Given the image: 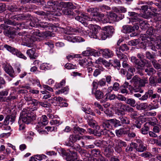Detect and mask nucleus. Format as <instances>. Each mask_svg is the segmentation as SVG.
<instances>
[{
	"label": "nucleus",
	"mask_w": 161,
	"mask_h": 161,
	"mask_svg": "<svg viewBox=\"0 0 161 161\" xmlns=\"http://www.w3.org/2000/svg\"><path fill=\"white\" fill-rule=\"evenodd\" d=\"M39 30H37L36 32V35L40 37H44L47 36H54V33L51 31H46L45 32L41 33L39 32Z\"/></svg>",
	"instance_id": "nucleus-31"
},
{
	"label": "nucleus",
	"mask_w": 161,
	"mask_h": 161,
	"mask_svg": "<svg viewBox=\"0 0 161 161\" xmlns=\"http://www.w3.org/2000/svg\"><path fill=\"white\" fill-rule=\"evenodd\" d=\"M117 109L115 110V114L118 115L120 116H123L125 114V113L124 110L120 109L118 107H117Z\"/></svg>",
	"instance_id": "nucleus-58"
},
{
	"label": "nucleus",
	"mask_w": 161,
	"mask_h": 161,
	"mask_svg": "<svg viewBox=\"0 0 161 161\" xmlns=\"http://www.w3.org/2000/svg\"><path fill=\"white\" fill-rule=\"evenodd\" d=\"M41 120V121L40 122L42 123V125H46L48 123L47 117L45 115H43L42 116Z\"/></svg>",
	"instance_id": "nucleus-60"
},
{
	"label": "nucleus",
	"mask_w": 161,
	"mask_h": 161,
	"mask_svg": "<svg viewBox=\"0 0 161 161\" xmlns=\"http://www.w3.org/2000/svg\"><path fill=\"white\" fill-rule=\"evenodd\" d=\"M129 50V48L126 44H124L122 45L119 48H117L116 49V54H117V51L121 53L120 50L123 52Z\"/></svg>",
	"instance_id": "nucleus-48"
},
{
	"label": "nucleus",
	"mask_w": 161,
	"mask_h": 161,
	"mask_svg": "<svg viewBox=\"0 0 161 161\" xmlns=\"http://www.w3.org/2000/svg\"><path fill=\"white\" fill-rule=\"evenodd\" d=\"M117 55L120 60H121L123 61L122 65L123 68H126V69H127L128 70H133V69L134 70H135V69L134 68L133 69L131 67L126 63V62L128 60V58L126 55L118 51H117Z\"/></svg>",
	"instance_id": "nucleus-10"
},
{
	"label": "nucleus",
	"mask_w": 161,
	"mask_h": 161,
	"mask_svg": "<svg viewBox=\"0 0 161 161\" xmlns=\"http://www.w3.org/2000/svg\"><path fill=\"white\" fill-rule=\"evenodd\" d=\"M99 52L102 56L106 58H111L114 55V53L108 48L99 49Z\"/></svg>",
	"instance_id": "nucleus-16"
},
{
	"label": "nucleus",
	"mask_w": 161,
	"mask_h": 161,
	"mask_svg": "<svg viewBox=\"0 0 161 161\" xmlns=\"http://www.w3.org/2000/svg\"><path fill=\"white\" fill-rule=\"evenodd\" d=\"M98 9L96 8H89L87 9V11L92 16L96 17L94 18H95V21L96 22L97 21L96 19H100V18H101L100 16L99 15L100 14H98ZM94 21H95V20Z\"/></svg>",
	"instance_id": "nucleus-17"
},
{
	"label": "nucleus",
	"mask_w": 161,
	"mask_h": 161,
	"mask_svg": "<svg viewBox=\"0 0 161 161\" xmlns=\"http://www.w3.org/2000/svg\"><path fill=\"white\" fill-rule=\"evenodd\" d=\"M64 145L68 146L70 147L71 148L69 149L72 150H75L76 151L79 152L81 149L80 146L78 144H74V143H70V142H65Z\"/></svg>",
	"instance_id": "nucleus-24"
},
{
	"label": "nucleus",
	"mask_w": 161,
	"mask_h": 161,
	"mask_svg": "<svg viewBox=\"0 0 161 161\" xmlns=\"http://www.w3.org/2000/svg\"><path fill=\"white\" fill-rule=\"evenodd\" d=\"M21 2L23 4L26 3L38 4L39 3H41V0H21Z\"/></svg>",
	"instance_id": "nucleus-50"
},
{
	"label": "nucleus",
	"mask_w": 161,
	"mask_h": 161,
	"mask_svg": "<svg viewBox=\"0 0 161 161\" xmlns=\"http://www.w3.org/2000/svg\"><path fill=\"white\" fill-rule=\"evenodd\" d=\"M19 39L20 38L22 41V45L28 47H31L33 46L34 44V40L33 37L29 35L27 32L21 33H19L18 36Z\"/></svg>",
	"instance_id": "nucleus-6"
},
{
	"label": "nucleus",
	"mask_w": 161,
	"mask_h": 161,
	"mask_svg": "<svg viewBox=\"0 0 161 161\" xmlns=\"http://www.w3.org/2000/svg\"><path fill=\"white\" fill-rule=\"evenodd\" d=\"M134 96L137 97H141L139 99L142 101H145L147 100L149 98L152 100L153 99L156 98L157 97V94L156 93H154L153 91V90L149 89L146 92L145 94L142 96L139 93L135 94Z\"/></svg>",
	"instance_id": "nucleus-9"
},
{
	"label": "nucleus",
	"mask_w": 161,
	"mask_h": 161,
	"mask_svg": "<svg viewBox=\"0 0 161 161\" xmlns=\"http://www.w3.org/2000/svg\"><path fill=\"white\" fill-rule=\"evenodd\" d=\"M91 154L95 157H98L100 155V151L98 149H94L91 151Z\"/></svg>",
	"instance_id": "nucleus-56"
},
{
	"label": "nucleus",
	"mask_w": 161,
	"mask_h": 161,
	"mask_svg": "<svg viewBox=\"0 0 161 161\" xmlns=\"http://www.w3.org/2000/svg\"><path fill=\"white\" fill-rule=\"evenodd\" d=\"M5 24H2L1 25V27L3 29L6 30L8 28V26L6 25H15V24L14 22L12 21L11 20H8L4 22Z\"/></svg>",
	"instance_id": "nucleus-43"
},
{
	"label": "nucleus",
	"mask_w": 161,
	"mask_h": 161,
	"mask_svg": "<svg viewBox=\"0 0 161 161\" xmlns=\"http://www.w3.org/2000/svg\"><path fill=\"white\" fill-rule=\"evenodd\" d=\"M114 152L113 149L111 147H106L104 151V154L107 157H109Z\"/></svg>",
	"instance_id": "nucleus-39"
},
{
	"label": "nucleus",
	"mask_w": 161,
	"mask_h": 161,
	"mask_svg": "<svg viewBox=\"0 0 161 161\" xmlns=\"http://www.w3.org/2000/svg\"><path fill=\"white\" fill-rule=\"evenodd\" d=\"M119 120L121 126L125 127L126 126V127H128V125L130 124V121L129 119L125 116H120L119 117Z\"/></svg>",
	"instance_id": "nucleus-21"
},
{
	"label": "nucleus",
	"mask_w": 161,
	"mask_h": 161,
	"mask_svg": "<svg viewBox=\"0 0 161 161\" xmlns=\"http://www.w3.org/2000/svg\"><path fill=\"white\" fill-rule=\"evenodd\" d=\"M127 133V131L125 130L124 128H121L115 130L116 134L118 137L121 136L123 135L126 134Z\"/></svg>",
	"instance_id": "nucleus-41"
},
{
	"label": "nucleus",
	"mask_w": 161,
	"mask_h": 161,
	"mask_svg": "<svg viewBox=\"0 0 161 161\" xmlns=\"http://www.w3.org/2000/svg\"><path fill=\"white\" fill-rule=\"evenodd\" d=\"M105 60L103 58L101 57H99L98 58L96 61V63L97 64L96 66H97V68L95 69H92L91 67L89 68V70H92L93 69L94 70H103V68L101 66L97 65V64H101L102 63L103 64V62Z\"/></svg>",
	"instance_id": "nucleus-28"
},
{
	"label": "nucleus",
	"mask_w": 161,
	"mask_h": 161,
	"mask_svg": "<svg viewBox=\"0 0 161 161\" xmlns=\"http://www.w3.org/2000/svg\"><path fill=\"white\" fill-rule=\"evenodd\" d=\"M47 8H50V11L56 10L57 9V2L53 0H50L47 3Z\"/></svg>",
	"instance_id": "nucleus-27"
},
{
	"label": "nucleus",
	"mask_w": 161,
	"mask_h": 161,
	"mask_svg": "<svg viewBox=\"0 0 161 161\" xmlns=\"http://www.w3.org/2000/svg\"><path fill=\"white\" fill-rule=\"evenodd\" d=\"M112 120L114 128H116L122 126L119 119L118 120L116 119H112Z\"/></svg>",
	"instance_id": "nucleus-53"
},
{
	"label": "nucleus",
	"mask_w": 161,
	"mask_h": 161,
	"mask_svg": "<svg viewBox=\"0 0 161 161\" xmlns=\"http://www.w3.org/2000/svg\"><path fill=\"white\" fill-rule=\"evenodd\" d=\"M109 62L111 64V66H113L114 67L116 68L117 69H119L121 65L120 62L118 59L110 60Z\"/></svg>",
	"instance_id": "nucleus-35"
},
{
	"label": "nucleus",
	"mask_w": 161,
	"mask_h": 161,
	"mask_svg": "<svg viewBox=\"0 0 161 161\" xmlns=\"http://www.w3.org/2000/svg\"><path fill=\"white\" fill-rule=\"evenodd\" d=\"M60 4L64 8L62 10V13L64 14L69 17H73L75 16V13L72 10L75 9L76 7L72 3L61 2Z\"/></svg>",
	"instance_id": "nucleus-7"
},
{
	"label": "nucleus",
	"mask_w": 161,
	"mask_h": 161,
	"mask_svg": "<svg viewBox=\"0 0 161 161\" xmlns=\"http://www.w3.org/2000/svg\"><path fill=\"white\" fill-rule=\"evenodd\" d=\"M125 103L132 107L136 106V101L132 98H127Z\"/></svg>",
	"instance_id": "nucleus-44"
},
{
	"label": "nucleus",
	"mask_w": 161,
	"mask_h": 161,
	"mask_svg": "<svg viewBox=\"0 0 161 161\" xmlns=\"http://www.w3.org/2000/svg\"><path fill=\"white\" fill-rule=\"evenodd\" d=\"M4 33L6 36H8V37L11 38H13L14 36V33L13 31H5Z\"/></svg>",
	"instance_id": "nucleus-63"
},
{
	"label": "nucleus",
	"mask_w": 161,
	"mask_h": 161,
	"mask_svg": "<svg viewBox=\"0 0 161 161\" xmlns=\"http://www.w3.org/2000/svg\"><path fill=\"white\" fill-rule=\"evenodd\" d=\"M65 68L68 69H77V66L76 65H73L71 63H67L65 65Z\"/></svg>",
	"instance_id": "nucleus-54"
},
{
	"label": "nucleus",
	"mask_w": 161,
	"mask_h": 161,
	"mask_svg": "<svg viewBox=\"0 0 161 161\" xmlns=\"http://www.w3.org/2000/svg\"><path fill=\"white\" fill-rule=\"evenodd\" d=\"M27 17L24 14H22L13 16L11 17V19L14 20H21L27 19Z\"/></svg>",
	"instance_id": "nucleus-38"
},
{
	"label": "nucleus",
	"mask_w": 161,
	"mask_h": 161,
	"mask_svg": "<svg viewBox=\"0 0 161 161\" xmlns=\"http://www.w3.org/2000/svg\"><path fill=\"white\" fill-rule=\"evenodd\" d=\"M152 105H153L152 109H156L159 107L158 101L157 100H154L151 103Z\"/></svg>",
	"instance_id": "nucleus-64"
},
{
	"label": "nucleus",
	"mask_w": 161,
	"mask_h": 161,
	"mask_svg": "<svg viewBox=\"0 0 161 161\" xmlns=\"http://www.w3.org/2000/svg\"><path fill=\"white\" fill-rule=\"evenodd\" d=\"M154 40V39L151 36L149 37L145 34H141L139 39H134L128 42V44L130 46H135L140 43L143 46L142 47L141 45L140 47L144 48L147 45L149 46L150 44H152L155 45L157 48V42H155V43L153 44L152 42Z\"/></svg>",
	"instance_id": "nucleus-1"
},
{
	"label": "nucleus",
	"mask_w": 161,
	"mask_h": 161,
	"mask_svg": "<svg viewBox=\"0 0 161 161\" xmlns=\"http://www.w3.org/2000/svg\"><path fill=\"white\" fill-rule=\"evenodd\" d=\"M149 128L148 126V124L147 123L144 125V127L141 130V133L144 135L147 134L149 130Z\"/></svg>",
	"instance_id": "nucleus-46"
},
{
	"label": "nucleus",
	"mask_w": 161,
	"mask_h": 161,
	"mask_svg": "<svg viewBox=\"0 0 161 161\" xmlns=\"http://www.w3.org/2000/svg\"><path fill=\"white\" fill-rule=\"evenodd\" d=\"M75 19L80 22L82 24H84L85 23V20L88 21H93V20H96L95 18H91L88 16L83 14L82 16L80 17L79 16H76L75 17Z\"/></svg>",
	"instance_id": "nucleus-18"
},
{
	"label": "nucleus",
	"mask_w": 161,
	"mask_h": 161,
	"mask_svg": "<svg viewBox=\"0 0 161 161\" xmlns=\"http://www.w3.org/2000/svg\"><path fill=\"white\" fill-rule=\"evenodd\" d=\"M124 75H126L128 79H130L133 75V71H121Z\"/></svg>",
	"instance_id": "nucleus-49"
},
{
	"label": "nucleus",
	"mask_w": 161,
	"mask_h": 161,
	"mask_svg": "<svg viewBox=\"0 0 161 161\" xmlns=\"http://www.w3.org/2000/svg\"><path fill=\"white\" fill-rule=\"evenodd\" d=\"M4 48L12 54L16 55L18 51L17 49L7 44L4 45Z\"/></svg>",
	"instance_id": "nucleus-37"
},
{
	"label": "nucleus",
	"mask_w": 161,
	"mask_h": 161,
	"mask_svg": "<svg viewBox=\"0 0 161 161\" xmlns=\"http://www.w3.org/2000/svg\"><path fill=\"white\" fill-rule=\"evenodd\" d=\"M91 51L92 48L90 47H87L86 50L82 52V54L85 57L91 56H91Z\"/></svg>",
	"instance_id": "nucleus-55"
},
{
	"label": "nucleus",
	"mask_w": 161,
	"mask_h": 161,
	"mask_svg": "<svg viewBox=\"0 0 161 161\" xmlns=\"http://www.w3.org/2000/svg\"><path fill=\"white\" fill-rule=\"evenodd\" d=\"M30 19L31 20L30 21L29 23L27 22V24H26V26L29 27L28 26L29 24V25L31 27H38L39 28V20L37 18H32L31 19V18Z\"/></svg>",
	"instance_id": "nucleus-29"
},
{
	"label": "nucleus",
	"mask_w": 161,
	"mask_h": 161,
	"mask_svg": "<svg viewBox=\"0 0 161 161\" xmlns=\"http://www.w3.org/2000/svg\"><path fill=\"white\" fill-rule=\"evenodd\" d=\"M103 31L108 37L111 36L114 32V29L113 26H107L104 27Z\"/></svg>",
	"instance_id": "nucleus-32"
},
{
	"label": "nucleus",
	"mask_w": 161,
	"mask_h": 161,
	"mask_svg": "<svg viewBox=\"0 0 161 161\" xmlns=\"http://www.w3.org/2000/svg\"><path fill=\"white\" fill-rule=\"evenodd\" d=\"M9 90L6 89L0 92V102H7V99L8 97H6L8 93Z\"/></svg>",
	"instance_id": "nucleus-19"
},
{
	"label": "nucleus",
	"mask_w": 161,
	"mask_h": 161,
	"mask_svg": "<svg viewBox=\"0 0 161 161\" xmlns=\"http://www.w3.org/2000/svg\"><path fill=\"white\" fill-rule=\"evenodd\" d=\"M100 16V19H98V20L102 21L104 23L108 22H115L119 20L117 15L114 13L110 12L108 14L107 16L104 17L103 14H99Z\"/></svg>",
	"instance_id": "nucleus-8"
},
{
	"label": "nucleus",
	"mask_w": 161,
	"mask_h": 161,
	"mask_svg": "<svg viewBox=\"0 0 161 161\" xmlns=\"http://www.w3.org/2000/svg\"><path fill=\"white\" fill-rule=\"evenodd\" d=\"M95 145L97 147L100 148H104L107 146V142L105 141L97 140L94 143Z\"/></svg>",
	"instance_id": "nucleus-40"
},
{
	"label": "nucleus",
	"mask_w": 161,
	"mask_h": 161,
	"mask_svg": "<svg viewBox=\"0 0 161 161\" xmlns=\"http://www.w3.org/2000/svg\"><path fill=\"white\" fill-rule=\"evenodd\" d=\"M91 30L88 32L89 36L91 38L97 39L98 31H100V27L97 25H91Z\"/></svg>",
	"instance_id": "nucleus-11"
},
{
	"label": "nucleus",
	"mask_w": 161,
	"mask_h": 161,
	"mask_svg": "<svg viewBox=\"0 0 161 161\" xmlns=\"http://www.w3.org/2000/svg\"><path fill=\"white\" fill-rule=\"evenodd\" d=\"M95 95L96 98L97 99H100L103 97V92L100 90H97L95 93Z\"/></svg>",
	"instance_id": "nucleus-51"
},
{
	"label": "nucleus",
	"mask_w": 161,
	"mask_h": 161,
	"mask_svg": "<svg viewBox=\"0 0 161 161\" xmlns=\"http://www.w3.org/2000/svg\"><path fill=\"white\" fill-rule=\"evenodd\" d=\"M81 138V136L78 134H72L70 135L68 138V142L71 143H74L77 140H80Z\"/></svg>",
	"instance_id": "nucleus-25"
},
{
	"label": "nucleus",
	"mask_w": 161,
	"mask_h": 161,
	"mask_svg": "<svg viewBox=\"0 0 161 161\" xmlns=\"http://www.w3.org/2000/svg\"><path fill=\"white\" fill-rule=\"evenodd\" d=\"M87 121L88 125L91 127L94 128L95 127L96 129H99V126L96 125V122L94 120L92 119H87Z\"/></svg>",
	"instance_id": "nucleus-42"
},
{
	"label": "nucleus",
	"mask_w": 161,
	"mask_h": 161,
	"mask_svg": "<svg viewBox=\"0 0 161 161\" xmlns=\"http://www.w3.org/2000/svg\"><path fill=\"white\" fill-rule=\"evenodd\" d=\"M131 29V26H130L128 25H125L123 26L122 31L125 33H129L132 32Z\"/></svg>",
	"instance_id": "nucleus-45"
},
{
	"label": "nucleus",
	"mask_w": 161,
	"mask_h": 161,
	"mask_svg": "<svg viewBox=\"0 0 161 161\" xmlns=\"http://www.w3.org/2000/svg\"><path fill=\"white\" fill-rule=\"evenodd\" d=\"M143 123V122L142 120L139 119L135 121V123L133 124V126L134 127H136L137 128L140 129Z\"/></svg>",
	"instance_id": "nucleus-59"
},
{
	"label": "nucleus",
	"mask_w": 161,
	"mask_h": 161,
	"mask_svg": "<svg viewBox=\"0 0 161 161\" xmlns=\"http://www.w3.org/2000/svg\"><path fill=\"white\" fill-rule=\"evenodd\" d=\"M80 55L78 54H71L67 56V58L69 61H70L73 58H75L79 57Z\"/></svg>",
	"instance_id": "nucleus-61"
},
{
	"label": "nucleus",
	"mask_w": 161,
	"mask_h": 161,
	"mask_svg": "<svg viewBox=\"0 0 161 161\" xmlns=\"http://www.w3.org/2000/svg\"><path fill=\"white\" fill-rule=\"evenodd\" d=\"M97 36V39L99 40H105L107 37H108V35L106 34L104 31L100 30L98 31Z\"/></svg>",
	"instance_id": "nucleus-36"
},
{
	"label": "nucleus",
	"mask_w": 161,
	"mask_h": 161,
	"mask_svg": "<svg viewBox=\"0 0 161 161\" xmlns=\"http://www.w3.org/2000/svg\"><path fill=\"white\" fill-rule=\"evenodd\" d=\"M115 106L119 108L120 109L124 110L125 112H127L130 114L131 112L133 111L134 108L132 107L127 104H124L121 103H116Z\"/></svg>",
	"instance_id": "nucleus-14"
},
{
	"label": "nucleus",
	"mask_w": 161,
	"mask_h": 161,
	"mask_svg": "<svg viewBox=\"0 0 161 161\" xmlns=\"http://www.w3.org/2000/svg\"><path fill=\"white\" fill-rule=\"evenodd\" d=\"M73 131L74 133L79 134L80 135H83L86 132L85 129L80 128L77 125H76L73 128Z\"/></svg>",
	"instance_id": "nucleus-33"
},
{
	"label": "nucleus",
	"mask_w": 161,
	"mask_h": 161,
	"mask_svg": "<svg viewBox=\"0 0 161 161\" xmlns=\"http://www.w3.org/2000/svg\"><path fill=\"white\" fill-rule=\"evenodd\" d=\"M62 29L64 33L69 35L65 37V39L67 41L74 43L85 41V39L81 37L75 36L73 35V34L75 32L77 31L78 32L80 33L81 31H82V30H80L79 28L76 30L75 29H73L70 26H67L66 27L65 29L64 28H62Z\"/></svg>",
	"instance_id": "nucleus-2"
},
{
	"label": "nucleus",
	"mask_w": 161,
	"mask_h": 161,
	"mask_svg": "<svg viewBox=\"0 0 161 161\" xmlns=\"http://www.w3.org/2000/svg\"><path fill=\"white\" fill-rule=\"evenodd\" d=\"M131 145H134V148L136 149V151L139 152H143L147 149V146L144 145V143L138 146L136 143L132 142Z\"/></svg>",
	"instance_id": "nucleus-20"
},
{
	"label": "nucleus",
	"mask_w": 161,
	"mask_h": 161,
	"mask_svg": "<svg viewBox=\"0 0 161 161\" xmlns=\"http://www.w3.org/2000/svg\"><path fill=\"white\" fill-rule=\"evenodd\" d=\"M39 102L35 99H33L30 102V103L31 105H32L31 108H28L27 109L30 110L31 111L34 112L37 110L38 108V105L39 104Z\"/></svg>",
	"instance_id": "nucleus-30"
},
{
	"label": "nucleus",
	"mask_w": 161,
	"mask_h": 161,
	"mask_svg": "<svg viewBox=\"0 0 161 161\" xmlns=\"http://www.w3.org/2000/svg\"><path fill=\"white\" fill-rule=\"evenodd\" d=\"M80 65L83 67L86 66H91L92 64V58L91 56H86L79 60Z\"/></svg>",
	"instance_id": "nucleus-12"
},
{
	"label": "nucleus",
	"mask_w": 161,
	"mask_h": 161,
	"mask_svg": "<svg viewBox=\"0 0 161 161\" xmlns=\"http://www.w3.org/2000/svg\"><path fill=\"white\" fill-rule=\"evenodd\" d=\"M16 116L14 114L7 115L4 121V125H7L8 124H12L15 121Z\"/></svg>",
	"instance_id": "nucleus-22"
},
{
	"label": "nucleus",
	"mask_w": 161,
	"mask_h": 161,
	"mask_svg": "<svg viewBox=\"0 0 161 161\" xmlns=\"http://www.w3.org/2000/svg\"><path fill=\"white\" fill-rule=\"evenodd\" d=\"M52 66L49 64L43 63L40 66V69L43 70L51 69Z\"/></svg>",
	"instance_id": "nucleus-47"
},
{
	"label": "nucleus",
	"mask_w": 161,
	"mask_h": 161,
	"mask_svg": "<svg viewBox=\"0 0 161 161\" xmlns=\"http://www.w3.org/2000/svg\"><path fill=\"white\" fill-rule=\"evenodd\" d=\"M131 82L133 83L134 87L130 86L129 90L131 92L139 91L141 87L144 86L147 83V80L146 78L141 79L137 75L134 76L131 80Z\"/></svg>",
	"instance_id": "nucleus-5"
},
{
	"label": "nucleus",
	"mask_w": 161,
	"mask_h": 161,
	"mask_svg": "<svg viewBox=\"0 0 161 161\" xmlns=\"http://www.w3.org/2000/svg\"><path fill=\"white\" fill-rule=\"evenodd\" d=\"M82 157H87L90 156V154L86 150L81 148L78 152Z\"/></svg>",
	"instance_id": "nucleus-52"
},
{
	"label": "nucleus",
	"mask_w": 161,
	"mask_h": 161,
	"mask_svg": "<svg viewBox=\"0 0 161 161\" xmlns=\"http://www.w3.org/2000/svg\"><path fill=\"white\" fill-rule=\"evenodd\" d=\"M26 53L31 59H35L38 56V54L36 52L35 48L28 49L26 52Z\"/></svg>",
	"instance_id": "nucleus-26"
},
{
	"label": "nucleus",
	"mask_w": 161,
	"mask_h": 161,
	"mask_svg": "<svg viewBox=\"0 0 161 161\" xmlns=\"http://www.w3.org/2000/svg\"><path fill=\"white\" fill-rule=\"evenodd\" d=\"M39 27L42 28H48L50 29V28H51V29H53L55 27L54 25L52 24L48 23L46 22H41L39 23Z\"/></svg>",
	"instance_id": "nucleus-34"
},
{
	"label": "nucleus",
	"mask_w": 161,
	"mask_h": 161,
	"mask_svg": "<svg viewBox=\"0 0 161 161\" xmlns=\"http://www.w3.org/2000/svg\"><path fill=\"white\" fill-rule=\"evenodd\" d=\"M8 9L11 12L17 11L20 10L15 5H10L8 7Z\"/></svg>",
	"instance_id": "nucleus-62"
},
{
	"label": "nucleus",
	"mask_w": 161,
	"mask_h": 161,
	"mask_svg": "<svg viewBox=\"0 0 161 161\" xmlns=\"http://www.w3.org/2000/svg\"><path fill=\"white\" fill-rule=\"evenodd\" d=\"M130 20L129 23H132L133 25L138 24L140 27L142 29H145L149 27V25L147 20L143 21L140 19V16L137 13L134 12H129Z\"/></svg>",
	"instance_id": "nucleus-3"
},
{
	"label": "nucleus",
	"mask_w": 161,
	"mask_h": 161,
	"mask_svg": "<svg viewBox=\"0 0 161 161\" xmlns=\"http://www.w3.org/2000/svg\"><path fill=\"white\" fill-rule=\"evenodd\" d=\"M130 61L131 62L135 64V67L137 69H142V67L145 65L142 60L140 61L134 56H132L130 58Z\"/></svg>",
	"instance_id": "nucleus-13"
},
{
	"label": "nucleus",
	"mask_w": 161,
	"mask_h": 161,
	"mask_svg": "<svg viewBox=\"0 0 161 161\" xmlns=\"http://www.w3.org/2000/svg\"><path fill=\"white\" fill-rule=\"evenodd\" d=\"M102 125L105 130H107V128L111 129L113 127L112 119L104 120Z\"/></svg>",
	"instance_id": "nucleus-23"
},
{
	"label": "nucleus",
	"mask_w": 161,
	"mask_h": 161,
	"mask_svg": "<svg viewBox=\"0 0 161 161\" xmlns=\"http://www.w3.org/2000/svg\"><path fill=\"white\" fill-rule=\"evenodd\" d=\"M69 153L65 159L67 161H79L76 152L69 149Z\"/></svg>",
	"instance_id": "nucleus-15"
},
{
	"label": "nucleus",
	"mask_w": 161,
	"mask_h": 161,
	"mask_svg": "<svg viewBox=\"0 0 161 161\" xmlns=\"http://www.w3.org/2000/svg\"><path fill=\"white\" fill-rule=\"evenodd\" d=\"M140 156L144 158L149 159L152 157L153 155L150 152H145L144 153H142Z\"/></svg>",
	"instance_id": "nucleus-57"
},
{
	"label": "nucleus",
	"mask_w": 161,
	"mask_h": 161,
	"mask_svg": "<svg viewBox=\"0 0 161 161\" xmlns=\"http://www.w3.org/2000/svg\"><path fill=\"white\" fill-rule=\"evenodd\" d=\"M36 119V114L27 109H23L20 114L19 119L26 124H29Z\"/></svg>",
	"instance_id": "nucleus-4"
}]
</instances>
